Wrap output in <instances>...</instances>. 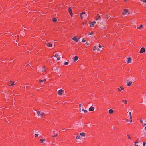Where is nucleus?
I'll return each mask as SVG.
<instances>
[{"label":"nucleus","mask_w":146,"mask_h":146,"mask_svg":"<svg viewBox=\"0 0 146 146\" xmlns=\"http://www.w3.org/2000/svg\"><path fill=\"white\" fill-rule=\"evenodd\" d=\"M64 92L63 90L62 89H60L58 91V95H61L62 94L63 92Z\"/></svg>","instance_id":"obj_1"},{"label":"nucleus","mask_w":146,"mask_h":146,"mask_svg":"<svg viewBox=\"0 0 146 146\" xmlns=\"http://www.w3.org/2000/svg\"><path fill=\"white\" fill-rule=\"evenodd\" d=\"M145 48H144L143 47L141 48L139 52L140 53H142L143 52H145Z\"/></svg>","instance_id":"obj_2"},{"label":"nucleus","mask_w":146,"mask_h":146,"mask_svg":"<svg viewBox=\"0 0 146 146\" xmlns=\"http://www.w3.org/2000/svg\"><path fill=\"white\" fill-rule=\"evenodd\" d=\"M90 23H92L90 25V26L91 27H93L94 26V25L96 23V22L95 21H94L92 22L91 21H90Z\"/></svg>","instance_id":"obj_3"},{"label":"nucleus","mask_w":146,"mask_h":146,"mask_svg":"<svg viewBox=\"0 0 146 146\" xmlns=\"http://www.w3.org/2000/svg\"><path fill=\"white\" fill-rule=\"evenodd\" d=\"M127 63H129L131 62V60L132 58L131 57L128 58H127Z\"/></svg>","instance_id":"obj_4"},{"label":"nucleus","mask_w":146,"mask_h":146,"mask_svg":"<svg viewBox=\"0 0 146 146\" xmlns=\"http://www.w3.org/2000/svg\"><path fill=\"white\" fill-rule=\"evenodd\" d=\"M46 45L49 47H52V44L50 42H48L46 43Z\"/></svg>","instance_id":"obj_5"},{"label":"nucleus","mask_w":146,"mask_h":146,"mask_svg":"<svg viewBox=\"0 0 146 146\" xmlns=\"http://www.w3.org/2000/svg\"><path fill=\"white\" fill-rule=\"evenodd\" d=\"M94 110V108L93 106L90 107L89 109V111H93Z\"/></svg>","instance_id":"obj_6"},{"label":"nucleus","mask_w":146,"mask_h":146,"mask_svg":"<svg viewBox=\"0 0 146 146\" xmlns=\"http://www.w3.org/2000/svg\"><path fill=\"white\" fill-rule=\"evenodd\" d=\"M72 39L73 40H74V41H75V42H77L78 40L77 37L76 36H74V37H73L72 38Z\"/></svg>","instance_id":"obj_7"},{"label":"nucleus","mask_w":146,"mask_h":146,"mask_svg":"<svg viewBox=\"0 0 146 146\" xmlns=\"http://www.w3.org/2000/svg\"><path fill=\"white\" fill-rule=\"evenodd\" d=\"M86 13L84 12H82V13H81L80 14V17L81 18L83 19V15H82L83 14L85 15L86 14Z\"/></svg>","instance_id":"obj_8"},{"label":"nucleus","mask_w":146,"mask_h":146,"mask_svg":"<svg viewBox=\"0 0 146 146\" xmlns=\"http://www.w3.org/2000/svg\"><path fill=\"white\" fill-rule=\"evenodd\" d=\"M10 82H11V83H9V82H8V85L9 86H13V85H14V82H12V81H11Z\"/></svg>","instance_id":"obj_9"},{"label":"nucleus","mask_w":146,"mask_h":146,"mask_svg":"<svg viewBox=\"0 0 146 146\" xmlns=\"http://www.w3.org/2000/svg\"><path fill=\"white\" fill-rule=\"evenodd\" d=\"M68 12L70 14H72V10L70 7H69L68 8Z\"/></svg>","instance_id":"obj_10"},{"label":"nucleus","mask_w":146,"mask_h":146,"mask_svg":"<svg viewBox=\"0 0 146 146\" xmlns=\"http://www.w3.org/2000/svg\"><path fill=\"white\" fill-rule=\"evenodd\" d=\"M97 18L96 19V20H100L101 19V17L99 15V14H97Z\"/></svg>","instance_id":"obj_11"},{"label":"nucleus","mask_w":146,"mask_h":146,"mask_svg":"<svg viewBox=\"0 0 146 146\" xmlns=\"http://www.w3.org/2000/svg\"><path fill=\"white\" fill-rule=\"evenodd\" d=\"M78 59V58L77 56H75L74 58L73 61L75 62Z\"/></svg>","instance_id":"obj_12"},{"label":"nucleus","mask_w":146,"mask_h":146,"mask_svg":"<svg viewBox=\"0 0 146 146\" xmlns=\"http://www.w3.org/2000/svg\"><path fill=\"white\" fill-rule=\"evenodd\" d=\"M132 81H129L128 83H127L126 84V85L127 86H130L132 84Z\"/></svg>","instance_id":"obj_13"},{"label":"nucleus","mask_w":146,"mask_h":146,"mask_svg":"<svg viewBox=\"0 0 146 146\" xmlns=\"http://www.w3.org/2000/svg\"><path fill=\"white\" fill-rule=\"evenodd\" d=\"M54 71L55 72H58V68H54Z\"/></svg>","instance_id":"obj_14"},{"label":"nucleus","mask_w":146,"mask_h":146,"mask_svg":"<svg viewBox=\"0 0 146 146\" xmlns=\"http://www.w3.org/2000/svg\"><path fill=\"white\" fill-rule=\"evenodd\" d=\"M113 110H109V113L110 114H112L113 113Z\"/></svg>","instance_id":"obj_15"},{"label":"nucleus","mask_w":146,"mask_h":146,"mask_svg":"<svg viewBox=\"0 0 146 146\" xmlns=\"http://www.w3.org/2000/svg\"><path fill=\"white\" fill-rule=\"evenodd\" d=\"M80 135L81 136H83L84 137L85 136V133L84 132H82V133H80Z\"/></svg>","instance_id":"obj_16"},{"label":"nucleus","mask_w":146,"mask_h":146,"mask_svg":"<svg viewBox=\"0 0 146 146\" xmlns=\"http://www.w3.org/2000/svg\"><path fill=\"white\" fill-rule=\"evenodd\" d=\"M52 19L53 22H56L57 21V19L56 18H53Z\"/></svg>","instance_id":"obj_17"},{"label":"nucleus","mask_w":146,"mask_h":146,"mask_svg":"<svg viewBox=\"0 0 146 146\" xmlns=\"http://www.w3.org/2000/svg\"><path fill=\"white\" fill-rule=\"evenodd\" d=\"M129 116H130L129 118L130 119H132V117L131 115V112H130L129 113Z\"/></svg>","instance_id":"obj_18"},{"label":"nucleus","mask_w":146,"mask_h":146,"mask_svg":"<svg viewBox=\"0 0 146 146\" xmlns=\"http://www.w3.org/2000/svg\"><path fill=\"white\" fill-rule=\"evenodd\" d=\"M142 27H143V25L141 24L140 25V26L139 27H137V29H140L141 28H142Z\"/></svg>","instance_id":"obj_19"},{"label":"nucleus","mask_w":146,"mask_h":146,"mask_svg":"<svg viewBox=\"0 0 146 146\" xmlns=\"http://www.w3.org/2000/svg\"><path fill=\"white\" fill-rule=\"evenodd\" d=\"M124 12L126 13L128 12V9H125L124 10Z\"/></svg>","instance_id":"obj_20"},{"label":"nucleus","mask_w":146,"mask_h":146,"mask_svg":"<svg viewBox=\"0 0 146 146\" xmlns=\"http://www.w3.org/2000/svg\"><path fill=\"white\" fill-rule=\"evenodd\" d=\"M122 102L125 104H127V102L126 100H122Z\"/></svg>","instance_id":"obj_21"},{"label":"nucleus","mask_w":146,"mask_h":146,"mask_svg":"<svg viewBox=\"0 0 146 146\" xmlns=\"http://www.w3.org/2000/svg\"><path fill=\"white\" fill-rule=\"evenodd\" d=\"M45 115V114L43 112H42L40 114V115L42 116H44Z\"/></svg>","instance_id":"obj_22"},{"label":"nucleus","mask_w":146,"mask_h":146,"mask_svg":"<svg viewBox=\"0 0 146 146\" xmlns=\"http://www.w3.org/2000/svg\"><path fill=\"white\" fill-rule=\"evenodd\" d=\"M41 113V112L40 111H38L37 112V114H38V115L39 116L40 115V114Z\"/></svg>","instance_id":"obj_23"},{"label":"nucleus","mask_w":146,"mask_h":146,"mask_svg":"<svg viewBox=\"0 0 146 146\" xmlns=\"http://www.w3.org/2000/svg\"><path fill=\"white\" fill-rule=\"evenodd\" d=\"M45 140V139H40V141H41L42 143L43 141Z\"/></svg>","instance_id":"obj_24"},{"label":"nucleus","mask_w":146,"mask_h":146,"mask_svg":"<svg viewBox=\"0 0 146 146\" xmlns=\"http://www.w3.org/2000/svg\"><path fill=\"white\" fill-rule=\"evenodd\" d=\"M86 41V39L85 38H83L82 40V42H84Z\"/></svg>","instance_id":"obj_25"},{"label":"nucleus","mask_w":146,"mask_h":146,"mask_svg":"<svg viewBox=\"0 0 146 146\" xmlns=\"http://www.w3.org/2000/svg\"><path fill=\"white\" fill-rule=\"evenodd\" d=\"M82 111H84L85 113H87V110H84V109H82Z\"/></svg>","instance_id":"obj_26"},{"label":"nucleus","mask_w":146,"mask_h":146,"mask_svg":"<svg viewBox=\"0 0 146 146\" xmlns=\"http://www.w3.org/2000/svg\"><path fill=\"white\" fill-rule=\"evenodd\" d=\"M93 48L94 51H95L97 49L96 47L95 46H94Z\"/></svg>","instance_id":"obj_27"},{"label":"nucleus","mask_w":146,"mask_h":146,"mask_svg":"<svg viewBox=\"0 0 146 146\" xmlns=\"http://www.w3.org/2000/svg\"><path fill=\"white\" fill-rule=\"evenodd\" d=\"M93 34H94V32H91V33H90L89 34H88V35H92Z\"/></svg>","instance_id":"obj_28"},{"label":"nucleus","mask_w":146,"mask_h":146,"mask_svg":"<svg viewBox=\"0 0 146 146\" xmlns=\"http://www.w3.org/2000/svg\"><path fill=\"white\" fill-rule=\"evenodd\" d=\"M80 138V136L79 135H77L76 136V139H78Z\"/></svg>","instance_id":"obj_29"},{"label":"nucleus","mask_w":146,"mask_h":146,"mask_svg":"<svg viewBox=\"0 0 146 146\" xmlns=\"http://www.w3.org/2000/svg\"><path fill=\"white\" fill-rule=\"evenodd\" d=\"M58 54H56L54 56V57H57L58 56Z\"/></svg>","instance_id":"obj_30"},{"label":"nucleus","mask_w":146,"mask_h":146,"mask_svg":"<svg viewBox=\"0 0 146 146\" xmlns=\"http://www.w3.org/2000/svg\"><path fill=\"white\" fill-rule=\"evenodd\" d=\"M68 64V63L67 62H65L64 63V64L65 65H67Z\"/></svg>","instance_id":"obj_31"},{"label":"nucleus","mask_w":146,"mask_h":146,"mask_svg":"<svg viewBox=\"0 0 146 146\" xmlns=\"http://www.w3.org/2000/svg\"><path fill=\"white\" fill-rule=\"evenodd\" d=\"M141 123H143V120H142V119H141L139 121Z\"/></svg>","instance_id":"obj_32"},{"label":"nucleus","mask_w":146,"mask_h":146,"mask_svg":"<svg viewBox=\"0 0 146 146\" xmlns=\"http://www.w3.org/2000/svg\"><path fill=\"white\" fill-rule=\"evenodd\" d=\"M57 135H58V134H56L55 135H52V136L53 137H55L57 136Z\"/></svg>","instance_id":"obj_33"},{"label":"nucleus","mask_w":146,"mask_h":146,"mask_svg":"<svg viewBox=\"0 0 146 146\" xmlns=\"http://www.w3.org/2000/svg\"><path fill=\"white\" fill-rule=\"evenodd\" d=\"M138 142H139V141H138V140H137L135 142V144H136L138 143Z\"/></svg>","instance_id":"obj_34"},{"label":"nucleus","mask_w":146,"mask_h":146,"mask_svg":"<svg viewBox=\"0 0 146 146\" xmlns=\"http://www.w3.org/2000/svg\"><path fill=\"white\" fill-rule=\"evenodd\" d=\"M39 81L41 82H43V80H42L40 79L39 80Z\"/></svg>","instance_id":"obj_35"},{"label":"nucleus","mask_w":146,"mask_h":146,"mask_svg":"<svg viewBox=\"0 0 146 146\" xmlns=\"http://www.w3.org/2000/svg\"><path fill=\"white\" fill-rule=\"evenodd\" d=\"M120 88L122 90H124V88L122 86H120Z\"/></svg>","instance_id":"obj_36"},{"label":"nucleus","mask_w":146,"mask_h":146,"mask_svg":"<svg viewBox=\"0 0 146 146\" xmlns=\"http://www.w3.org/2000/svg\"><path fill=\"white\" fill-rule=\"evenodd\" d=\"M146 144V143L145 142H144L143 143V146H145V145Z\"/></svg>","instance_id":"obj_37"},{"label":"nucleus","mask_w":146,"mask_h":146,"mask_svg":"<svg viewBox=\"0 0 146 146\" xmlns=\"http://www.w3.org/2000/svg\"><path fill=\"white\" fill-rule=\"evenodd\" d=\"M38 135L37 134H35V137H38Z\"/></svg>","instance_id":"obj_38"},{"label":"nucleus","mask_w":146,"mask_h":146,"mask_svg":"<svg viewBox=\"0 0 146 146\" xmlns=\"http://www.w3.org/2000/svg\"><path fill=\"white\" fill-rule=\"evenodd\" d=\"M81 105H82L81 104H80L79 105V106L80 107V108H80V110H81V108H80V107H81Z\"/></svg>","instance_id":"obj_39"},{"label":"nucleus","mask_w":146,"mask_h":146,"mask_svg":"<svg viewBox=\"0 0 146 146\" xmlns=\"http://www.w3.org/2000/svg\"><path fill=\"white\" fill-rule=\"evenodd\" d=\"M141 1H142L143 2L146 3V0H141Z\"/></svg>","instance_id":"obj_40"},{"label":"nucleus","mask_w":146,"mask_h":146,"mask_svg":"<svg viewBox=\"0 0 146 146\" xmlns=\"http://www.w3.org/2000/svg\"><path fill=\"white\" fill-rule=\"evenodd\" d=\"M87 14H85L84 15H83V17H86V16H87Z\"/></svg>","instance_id":"obj_41"},{"label":"nucleus","mask_w":146,"mask_h":146,"mask_svg":"<svg viewBox=\"0 0 146 146\" xmlns=\"http://www.w3.org/2000/svg\"><path fill=\"white\" fill-rule=\"evenodd\" d=\"M122 14L123 15H126V14H125V12H123L122 13Z\"/></svg>","instance_id":"obj_42"},{"label":"nucleus","mask_w":146,"mask_h":146,"mask_svg":"<svg viewBox=\"0 0 146 146\" xmlns=\"http://www.w3.org/2000/svg\"><path fill=\"white\" fill-rule=\"evenodd\" d=\"M127 136L128 137V139H130L131 138V137H129V135H127Z\"/></svg>","instance_id":"obj_43"},{"label":"nucleus","mask_w":146,"mask_h":146,"mask_svg":"<svg viewBox=\"0 0 146 146\" xmlns=\"http://www.w3.org/2000/svg\"><path fill=\"white\" fill-rule=\"evenodd\" d=\"M86 44L87 45H89V43H88L87 42H86Z\"/></svg>","instance_id":"obj_44"},{"label":"nucleus","mask_w":146,"mask_h":146,"mask_svg":"<svg viewBox=\"0 0 146 146\" xmlns=\"http://www.w3.org/2000/svg\"><path fill=\"white\" fill-rule=\"evenodd\" d=\"M99 47L100 48H101L102 46H101L100 44H99Z\"/></svg>","instance_id":"obj_45"},{"label":"nucleus","mask_w":146,"mask_h":146,"mask_svg":"<svg viewBox=\"0 0 146 146\" xmlns=\"http://www.w3.org/2000/svg\"><path fill=\"white\" fill-rule=\"evenodd\" d=\"M60 57H58V58H57V60H60Z\"/></svg>","instance_id":"obj_46"},{"label":"nucleus","mask_w":146,"mask_h":146,"mask_svg":"<svg viewBox=\"0 0 146 146\" xmlns=\"http://www.w3.org/2000/svg\"><path fill=\"white\" fill-rule=\"evenodd\" d=\"M118 90L119 91H121V90L119 88H118Z\"/></svg>","instance_id":"obj_47"},{"label":"nucleus","mask_w":146,"mask_h":146,"mask_svg":"<svg viewBox=\"0 0 146 146\" xmlns=\"http://www.w3.org/2000/svg\"><path fill=\"white\" fill-rule=\"evenodd\" d=\"M146 125V123H145L143 125V127H144V126H145Z\"/></svg>","instance_id":"obj_48"},{"label":"nucleus","mask_w":146,"mask_h":146,"mask_svg":"<svg viewBox=\"0 0 146 146\" xmlns=\"http://www.w3.org/2000/svg\"><path fill=\"white\" fill-rule=\"evenodd\" d=\"M132 122V120L131 119L130 121V123H131Z\"/></svg>","instance_id":"obj_49"},{"label":"nucleus","mask_w":146,"mask_h":146,"mask_svg":"<svg viewBox=\"0 0 146 146\" xmlns=\"http://www.w3.org/2000/svg\"><path fill=\"white\" fill-rule=\"evenodd\" d=\"M46 69H44V70H42V72H44V71H46Z\"/></svg>","instance_id":"obj_50"},{"label":"nucleus","mask_w":146,"mask_h":146,"mask_svg":"<svg viewBox=\"0 0 146 146\" xmlns=\"http://www.w3.org/2000/svg\"><path fill=\"white\" fill-rule=\"evenodd\" d=\"M97 50H98V51H100V49H99V48Z\"/></svg>","instance_id":"obj_51"},{"label":"nucleus","mask_w":146,"mask_h":146,"mask_svg":"<svg viewBox=\"0 0 146 146\" xmlns=\"http://www.w3.org/2000/svg\"><path fill=\"white\" fill-rule=\"evenodd\" d=\"M42 68H43L44 69L45 68V66H43Z\"/></svg>","instance_id":"obj_52"},{"label":"nucleus","mask_w":146,"mask_h":146,"mask_svg":"<svg viewBox=\"0 0 146 146\" xmlns=\"http://www.w3.org/2000/svg\"><path fill=\"white\" fill-rule=\"evenodd\" d=\"M71 16V17H72V15H73V13H72V14H70Z\"/></svg>","instance_id":"obj_53"},{"label":"nucleus","mask_w":146,"mask_h":146,"mask_svg":"<svg viewBox=\"0 0 146 146\" xmlns=\"http://www.w3.org/2000/svg\"><path fill=\"white\" fill-rule=\"evenodd\" d=\"M106 17H107V18H108V16L107 15H106Z\"/></svg>","instance_id":"obj_54"},{"label":"nucleus","mask_w":146,"mask_h":146,"mask_svg":"<svg viewBox=\"0 0 146 146\" xmlns=\"http://www.w3.org/2000/svg\"><path fill=\"white\" fill-rule=\"evenodd\" d=\"M106 26H105H105H104V29H105V28H106Z\"/></svg>","instance_id":"obj_55"},{"label":"nucleus","mask_w":146,"mask_h":146,"mask_svg":"<svg viewBox=\"0 0 146 146\" xmlns=\"http://www.w3.org/2000/svg\"><path fill=\"white\" fill-rule=\"evenodd\" d=\"M43 80V82L44 81H46V79H44V80Z\"/></svg>","instance_id":"obj_56"},{"label":"nucleus","mask_w":146,"mask_h":146,"mask_svg":"<svg viewBox=\"0 0 146 146\" xmlns=\"http://www.w3.org/2000/svg\"><path fill=\"white\" fill-rule=\"evenodd\" d=\"M127 1V0H124V1L126 2Z\"/></svg>","instance_id":"obj_57"},{"label":"nucleus","mask_w":146,"mask_h":146,"mask_svg":"<svg viewBox=\"0 0 146 146\" xmlns=\"http://www.w3.org/2000/svg\"><path fill=\"white\" fill-rule=\"evenodd\" d=\"M144 129L145 130H146V126L145 127Z\"/></svg>","instance_id":"obj_58"},{"label":"nucleus","mask_w":146,"mask_h":146,"mask_svg":"<svg viewBox=\"0 0 146 146\" xmlns=\"http://www.w3.org/2000/svg\"><path fill=\"white\" fill-rule=\"evenodd\" d=\"M135 146H138V145L137 144L135 145Z\"/></svg>","instance_id":"obj_59"},{"label":"nucleus","mask_w":146,"mask_h":146,"mask_svg":"<svg viewBox=\"0 0 146 146\" xmlns=\"http://www.w3.org/2000/svg\"><path fill=\"white\" fill-rule=\"evenodd\" d=\"M53 133H55V131H53Z\"/></svg>","instance_id":"obj_60"},{"label":"nucleus","mask_w":146,"mask_h":146,"mask_svg":"<svg viewBox=\"0 0 146 146\" xmlns=\"http://www.w3.org/2000/svg\"><path fill=\"white\" fill-rule=\"evenodd\" d=\"M49 62H50L52 63V62H51V61H50Z\"/></svg>","instance_id":"obj_61"},{"label":"nucleus","mask_w":146,"mask_h":146,"mask_svg":"<svg viewBox=\"0 0 146 146\" xmlns=\"http://www.w3.org/2000/svg\"><path fill=\"white\" fill-rule=\"evenodd\" d=\"M84 23H83V25H84Z\"/></svg>","instance_id":"obj_62"},{"label":"nucleus","mask_w":146,"mask_h":146,"mask_svg":"<svg viewBox=\"0 0 146 146\" xmlns=\"http://www.w3.org/2000/svg\"><path fill=\"white\" fill-rule=\"evenodd\" d=\"M15 41H16V42H17V40H16Z\"/></svg>","instance_id":"obj_63"}]
</instances>
